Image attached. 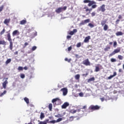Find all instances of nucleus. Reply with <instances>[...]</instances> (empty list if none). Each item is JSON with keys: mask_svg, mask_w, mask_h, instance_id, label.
<instances>
[{"mask_svg": "<svg viewBox=\"0 0 124 124\" xmlns=\"http://www.w3.org/2000/svg\"><path fill=\"white\" fill-rule=\"evenodd\" d=\"M4 32H5V29H3L2 30V31H1L0 32V35H2V34H3V33H4Z\"/></svg>", "mask_w": 124, "mask_h": 124, "instance_id": "obj_32", "label": "nucleus"}, {"mask_svg": "<svg viewBox=\"0 0 124 124\" xmlns=\"http://www.w3.org/2000/svg\"><path fill=\"white\" fill-rule=\"evenodd\" d=\"M0 45H6V42L4 40H0Z\"/></svg>", "mask_w": 124, "mask_h": 124, "instance_id": "obj_19", "label": "nucleus"}, {"mask_svg": "<svg viewBox=\"0 0 124 124\" xmlns=\"http://www.w3.org/2000/svg\"><path fill=\"white\" fill-rule=\"evenodd\" d=\"M76 112H77V110H76L75 109H71L69 111V112L71 113V114H75V113H76Z\"/></svg>", "mask_w": 124, "mask_h": 124, "instance_id": "obj_24", "label": "nucleus"}, {"mask_svg": "<svg viewBox=\"0 0 124 124\" xmlns=\"http://www.w3.org/2000/svg\"><path fill=\"white\" fill-rule=\"evenodd\" d=\"M116 75H117V73L116 72H114L113 75H111L109 77H108V79L110 80V79H112V78H113V77H115V76H116Z\"/></svg>", "mask_w": 124, "mask_h": 124, "instance_id": "obj_17", "label": "nucleus"}, {"mask_svg": "<svg viewBox=\"0 0 124 124\" xmlns=\"http://www.w3.org/2000/svg\"><path fill=\"white\" fill-rule=\"evenodd\" d=\"M109 45H113V42H110L109 43Z\"/></svg>", "mask_w": 124, "mask_h": 124, "instance_id": "obj_64", "label": "nucleus"}, {"mask_svg": "<svg viewBox=\"0 0 124 124\" xmlns=\"http://www.w3.org/2000/svg\"><path fill=\"white\" fill-rule=\"evenodd\" d=\"M3 5H2L0 7V12H1V11H2V10H3Z\"/></svg>", "mask_w": 124, "mask_h": 124, "instance_id": "obj_49", "label": "nucleus"}, {"mask_svg": "<svg viewBox=\"0 0 124 124\" xmlns=\"http://www.w3.org/2000/svg\"><path fill=\"white\" fill-rule=\"evenodd\" d=\"M11 62V59H8L5 62V64H8V63H10Z\"/></svg>", "mask_w": 124, "mask_h": 124, "instance_id": "obj_28", "label": "nucleus"}, {"mask_svg": "<svg viewBox=\"0 0 124 124\" xmlns=\"http://www.w3.org/2000/svg\"><path fill=\"white\" fill-rule=\"evenodd\" d=\"M92 81H94V78L93 77L89 78L88 80V82H92Z\"/></svg>", "mask_w": 124, "mask_h": 124, "instance_id": "obj_31", "label": "nucleus"}, {"mask_svg": "<svg viewBox=\"0 0 124 124\" xmlns=\"http://www.w3.org/2000/svg\"><path fill=\"white\" fill-rule=\"evenodd\" d=\"M110 46H108L104 48V51H108V50H110Z\"/></svg>", "mask_w": 124, "mask_h": 124, "instance_id": "obj_38", "label": "nucleus"}, {"mask_svg": "<svg viewBox=\"0 0 124 124\" xmlns=\"http://www.w3.org/2000/svg\"><path fill=\"white\" fill-rule=\"evenodd\" d=\"M69 106V103L68 102H65L62 106V109H66V107H68Z\"/></svg>", "mask_w": 124, "mask_h": 124, "instance_id": "obj_11", "label": "nucleus"}, {"mask_svg": "<svg viewBox=\"0 0 124 124\" xmlns=\"http://www.w3.org/2000/svg\"><path fill=\"white\" fill-rule=\"evenodd\" d=\"M88 74L86 73V74H84L82 75V76H85V77H87V76H88Z\"/></svg>", "mask_w": 124, "mask_h": 124, "instance_id": "obj_55", "label": "nucleus"}, {"mask_svg": "<svg viewBox=\"0 0 124 124\" xmlns=\"http://www.w3.org/2000/svg\"><path fill=\"white\" fill-rule=\"evenodd\" d=\"M83 2L84 3H88V6H89V7H91V6H92V8L89 9V7L85 5L83 8V9L85 10L86 12H89V13H91V11H92L93 9L96 8V7H97V5H95L96 2H95V1L93 0H83Z\"/></svg>", "mask_w": 124, "mask_h": 124, "instance_id": "obj_1", "label": "nucleus"}, {"mask_svg": "<svg viewBox=\"0 0 124 124\" xmlns=\"http://www.w3.org/2000/svg\"><path fill=\"white\" fill-rule=\"evenodd\" d=\"M118 58L119 60H122L124 59V57L121 55L118 56Z\"/></svg>", "mask_w": 124, "mask_h": 124, "instance_id": "obj_30", "label": "nucleus"}, {"mask_svg": "<svg viewBox=\"0 0 124 124\" xmlns=\"http://www.w3.org/2000/svg\"><path fill=\"white\" fill-rule=\"evenodd\" d=\"M52 102L53 104H56L57 105H60V104H61V103H62V101L61 100V99H60V98H56L52 99Z\"/></svg>", "mask_w": 124, "mask_h": 124, "instance_id": "obj_5", "label": "nucleus"}, {"mask_svg": "<svg viewBox=\"0 0 124 124\" xmlns=\"http://www.w3.org/2000/svg\"><path fill=\"white\" fill-rule=\"evenodd\" d=\"M24 68H23V67L22 66H19L18 68V70L21 71V70H23Z\"/></svg>", "mask_w": 124, "mask_h": 124, "instance_id": "obj_48", "label": "nucleus"}, {"mask_svg": "<svg viewBox=\"0 0 124 124\" xmlns=\"http://www.w3.org/2000/svg\"><path fill=\"white\" fill-rule=\"evenodd\" d=\"M88 26L89 27H90V28H93V27H94V25L92 23H89Z\"/></svg>", "mask_w": 124, "mask_h": 124, "instance_id": "obj_40", "label": "nucleus"}, {"mask_svg": "<svg viewBox=\"0 0 124 124\" xmlns=\"http://www.w3.org/2000/svg\"><path fill=\"white\" fill-rule=\"evenodd\" d=\"M90 39H91V36H88L85 37L84 42H85V43H88L90 41Z\"/></svg>", "mask_w": 124, "mask_h": 124, "instance_id": "obj_12", "label": "nucleus"}, {"mask_svg": "<svg viewBox=\"0 0 124 124\" xmlns=\"http://www.w3.org/2000/svg\"><path fill=\"white\" fill-rule=\"evenodd\" d=\"M83 64H84V65H86V66L91 65V62L89 61V59H86L84 60L82 62Z\"/></svg>", "mask_w": 124, "mask_h": 124, "instance_id": "obj_8", "label": "nucleus"}, {"mask_svg": "<svg viewBox=\"0 0 124 124\" xmlns=\"http://www.w3.org/2000/svg\"><path fill=\"white\" fill-rule=\"evenodd\" d=\"M72 50V46H70L68 48V51H71Z\"/></svg>", "mask_w": 124, "mask_h": 124, "instance_id": "obj_52", "label": "nucleus"}, {"mask_svg": "<svg viewBox=\"0 0 124 124\" xmlns=\"http://www.w3.org/2000/svg\"><path fill=\"white\" fill-rule=\"evenodd\" d=\"M62 118H60L56 120V123H60V122H62Z\"/></svg>", "mask_w": 124, "mask_h": 124, "instance_id": "obj_34", "label": "nucleus"}, {"mask_svg": "<svg viewBox=\"0 0 124 124\" xmlns=\"http://www.w3.org/2000/svg\"><path fill=\"white\" fill-rule=\"evenodd\" d=\"M100 70V69L99 68V67L98 66H96L95 67V70L94 71L95 72H98V71H99Z\"/></svg>", "mask_w": 124, "mask_h": 124, "instance_id": "obj_29", "label": "nucleus"}, {"mask_svg": "<svg viewBox=\"0 0 124 124\" xmlns=\"http://www.w3.org/2000/svg\"><path fill=\"white\" fill-rule=\"evenodd\" d=\"M23 69H24L25 70H28V67L25 66L23 68Z\"/></svg>", "mask_w": 124, "mask_h": 124, "instance_id": "obj_58", "label": "nucleus"}, {"mask_svg": "<svg viewBox=\"0 0 124 124\" xmlns=\"http://www.w3.org/2000/svg\"><path fill=\"white\" fill-rule=\"evenodd\" d=\"M108 25L107 24H105L104 25V31H106L108 30Z\"/></svg>", "mask_w": 124, "mask_h": 124, "instance_id": "obj_23", "label": "nucleus"}, {"mask_svg": "<svg viewBox=\"0 0 124 124\" xmlns=\"http://www.w3.org/2000/svg\"><path fill=\"white\" fill-rule=\"evenodd\" d=\"M119 72H123V70L122 69H119Z\"/></svg>", "mask_w": 124, "mask_h": 124, "instance_id": "obj_59", "label": "nucleus"}, {"mask_svg": "<svg viewBox=\"0 0 124 124\" xmlns=\"http://www.w3.org/2000/svg\"><path fill=\"white\" fill-rule=\"evenodd\" d=\"M106 23H107V20H102L101 22V25L102 27H103L104 25H106Z\"/></svg>", "mask_w": 124, "mask_h": 124, "instance_id": "obj_21", "label": "nucleus"}, {"mask_svg": "<svg viewBox=\"0 0 124 124\" xmlns=\"http://www.w3.org/2000/svg\"><path fill=\"white\" fill-rule=\"evenodd\" d=\"M27 23V20L23 19L20 22V25H25Z\"/></svg>", "mask_w": 124, "mask_h": 124, "instance_id": "obj_22", "label": "nucleus"}, {"mask_svg": "<svg viewBox=\"0 0 124 124\" xmlns=\"http://www.w3.org/2000/svg\"><path fill=\"white\" fill-rule=\"evenodd\" d=\"M110 62H117V60H116V59L111 58L110 59Z\"/></svg>", "mask_w": 124, "mask_h": 124, "instance_id": "obj_33", "label": "nucleus"}, {"mask_svg": "<svg viewBox=\"0 0 124 124\" xmlns=\"http://www.w3.org/2000/svg\"><path fill=\"white\" fill-rule=\"evenodd\" d=\"M36 48L37 47L36 46H33L31 48V50L35 51V50H36Z\"/></svg>", "mask_w": 124, "mask_h": 124, "instance_id": "obj_41", "label": "nucleus"}, {"mask_svg": "<svg viewBox=\"0 0 124 124\" xmlns=\"http://www.w3.org/2000/svg\"><path fill=\"white\" fill-rule=\"evenodd\" d=\"M48 109H49V111H52V109H53V105L52 104H49Z\"/></svg>", "mask_w": 124, "mask_h": 124, "instance_id": "obj_25", "label": "nucleus"}, {"mask_svg": "<svg viewBox=\"0 0 124 124\" xmlns=\"http://www.w3.org/2000/svg\"><path fill=\"white\" fill-rule=\"evenodd\" d=\"M75 78L76 79V80H79L80 79V75L79 74L76 75L75 76Z\"/></svg>", "mask_w": 124, "mask_h": 124, "instance_id": "obj_26", "label": "nucleus"}, {"mask_svg": "<svg viewBox=\"0 0 124 124\" xmlns=\"http://www.w3.org/2000/svg\"><path fill=\"white\" fill-rule=\"evenodd\" d=\"M74 118H76V117H74V116H71L70 117L69 120L71 122H72V121H73V120H74Z\"/></svg>", "mask_w": 124, "mask_h": 124, "instance_id": "obj_35", "label": "nucleus"}, {"mask_svg": "<svg viewBox=\"0 0 124 124\" xmlns=\"http://www.w3.org/2000/svg\"><path fill=\"white\" fill-rule=\"evenodd\" d=\"M87 108V106H84L81 109H86Z\"/></svg>", "mask_w": 124, "mask_h": 124, "instance_id": "obj_56", "label": "nucleus"}, {"mask_svg": "<svg viewBox=\"0 0 124 124\" xmlns=\"http://www.w3.org/2000/svg\"><path fill=\"white\" fill-rule=\"evenodd\" d=\"M8 41L10 42L9 48L10 50H12L13 49V42H12V39H11V35L10 33H8L7 35Z\"/></svg>", "mask_w": 124, "mask_h": 124, "instance_id": "obj_2", "label": "nucleus"}, {"mask_svg": "<svg viewBox=\"0 0 124 124\" xmlns=\"http://www.w3.org/2000/svg\"><path fill=\"white\" fill-rule=\"evenodd\" d=\"M91 15H92V17H93V16H95V13L93 12V13L91 14Z\"/></svg>", "mask_w": 124, "mask_h": 124, "instance_id": "obj_53", "label": "nucleus"}, {"mask_svg": "<svg viewBox=\"0 0 124 124\" xmlns=\"http://www.w3.org/2000/svg\"><path fill=\"white\" fill-rule=\"evenodd\" d=\"M14 55H18V51H16L14 52Z\"/></svg>", "mask_w": 124, "mask_h": 124, "instance_id": "obj_60", "label": "nucleus"}, {"mask_svg": "<svg viewBox=\"0 0 124 124\" xmlns=\"http://www.w3.org/2000/svg\"><path fill=\"white\" fill-rule=\"evenodd\" d=\"M7 93L6 91H5V90L4 91V92L0 94V96H2L3 95H4V94H5V93Z\"/></svg>", "mask_w": 124, "mask_h": 124, "instance_id": "obj_36", "label": "nucleus"}, {"mask_svg": "<svg viewBox=\"0 0 124 124\" xmlns=\"http://www.w3.org/2000/svg\"><path fill=\"white\" fill-rule=\"evenodd\" d=\"M66 38L67 39H70V38H71V36H70V35H67V37H66Z\"/></svg>", "mask_w": 124, "mask_h": 124, "instance_id": "obj_54", "label": "nucleus"}, {"mask_svg": "<svg viewBox=\"0 0 124 124\" xmlns=\"http://www.w3.org/2000/svg\"><path fill=\"white\" fill-rule=\"evenodd\" d=\"M114 55H115V53H114V51H113L112 53H110V54H109V57H112V56H114Z\"/></svg>", "mask_w": 124, "mask_h": 124, "instance_id": "obj_51", "label": "nucleus"}, {"mask_svg": "<svg viewBox=\"0 0 124 124\" xmlns=\"http://www.w3.org/2000/svg\"><path fill=\"white\" fill-rule=\"evenodd\" d=\"M24 100L27 103V104H30V99L27 97H24Z\"/></svg>", "mask_w": 124, "mask_h": 124, "instance_id": "obj_18", "label": "nucleus"}, {"mask_svg": "<svg viewBox=\"0 0 124 124\" xmlns=\"http://www.w3.org/2000/svg\"><path fill=\"white\" fill-rule=\"evenodd\" d=\"M120 52H121V47H118L113 51L115 54H117V53H120Z\"/></svg>", "mask_w": 124, "mask_h": 124, "instance_id": "obj_15", "label": "nucleus"}, {"mask_svg": "<svg viewBox=\"0 0 124 124\" xmlns=\"http://www.w3.org/2000/svg\"><path fill=\"white\" fill-rule=\"evenodd\" d=\"M10 18L9 19H5L3 22V23L5 24V25H6V26H8V24L10 23Z\"/></svg>", "mask_w": 124, "mask_h": 124, "instance_id": "obj_14", "label": "nucleus"}, {"mask_svg": "<svg viewBox=\"0 0 124 124\" xmlns=\"http://www.w3.org/2000/svg\"><path fill=\"white\" fill-rule=\"evenodd\" d=\"M57 123V121L56 120H52L50 121V124H56Z\"/></svg>", "mask_w": 124, "mask_h": 124, "instance_id": "obj_47", "label": "nucleus"}, {"mask_svg": "<svg viewBox=\"0 0 124 124\" xmlns=\"http://www.w3.org/2000/svg\"><path fill=\"white\" fill-rule=\"evenodd\" d=\"M44 118H45V115H44V113H43V112H41V115H40L41 120H42L43 119H44Z\"/></svg>", "mask_w": 124, "mask_h": 124, "instance_id": "obj_27", "label": "nucleus"}, {"mask_svg": "<svg viewBox=\"0 0 124 124\" xmlns=\"http://www.w3.org/2000/svg\"><path fill=\"white\" fill-rule=\"evenodd\" d=\"M99 10V11H101L102 12H105V10H106V9H105V4L102 5L100 7Z\"/></svg>", "mask_w": 124, "mask_h": 124, "instance_id": "obj_9", "label": "nucleus"}, {"mask_svg": "<svg viewBox=\"0 0 124 124\" xmlns=\"http://www.w3.org/2000/svg\"><path fill=\"white\" fill-rule=\"evenodd\" d=\"M117 42L115 41L113 43V47H114V48H116V47H117Z\"/></svg>", "mask_w": 124, "mask_h": 124, "instance_id": "obj_43", "label": "nucleus"}, {"mask_svg": "<svg viewBox=\"0 0 124 124\" xmlns=\"http://www.w3.org/2000/svg\"><path fill=\"white\" fill-rule=\"evenodd\" d=\"M28 45H29V43H28L27 42H25L24 44V46H23V48H26V47H27Z\"/></svg>", "mask_w": 124, "mask_h": 124, "instance_id": "obj_45", "label": "nucleus"}, {"mask_svg": "<svg viewBox=\"0 0 124 124\" xmlns=\"http://www.w3.org/2000/svg\"><path fill=\"white\" fill-rule=\"evenodd\" d=\"M67 6H64L63 8L59 7L56 9L55 12H56V13H61V12H62V11H65V10L67 9Z\"/></svg>", "mask_w": 124, "mask_h": 124, "instance_id": "obj_4", "label": "nucleus"}, {"mask_svg": "<svg viewBox=\"0 0 124 124\" xmlns=\"http://www.w3.org/2000/svg\"><path fill=\"white\" fill-rule=\"evenodd\" d=\"M77 48H80L81 47V42H79L77 44Z\"/></svg>", "mask_w": 124, "mask_h": 124, "instance_id": "obj_39", "label": "nucleus"}, {"mask_svg": "<svg viewBox=\"0 0 124 124\" xmlns=\"http://www.w3.org/2000/svg\"><path fill=\"white\" fill-rule=\"evenodd\" d=\"M4 80H5V81H4L3 83H2V86L4 89H6V85L8 84V81H7V80H8V78H3V81H4Z\"/></svg>", "mask_w": 124, "mask_h": 124, "instance_id": "obj_7", "label": "nucleus"}, {"mask_svg": "<svg viewBox=\"0 0 124 124\" xmlns=\"http://www.w3.org/2000/svg\"><path fill=\"white\" fill-rule=\"evenodd\" d=\"M91 22V19H87L81 21V22L79 23L80 26H84V25H86V24H88V23H90Z\"/></svg>", "mask_w": 124, "mask_h": 124, "instance_id": "obj_6", "label": "nucleus"}, {"mask_svg": "<svg viewBox=\"0 0 124 124\" xmlns=\"http://www.w3.org/2000/svg\"><path fill=\"white\" fill-rule=\"evenodd\" d=\"M118 19H123V16H122L121 15H119L118 16Z\"/></svg>", "mask_w": 124, "mask_h": 124, "instance_id": "obj_57", "label": "nucleus"}, {"mask_svg": "<svg viewBox=\"0 0 124 124\" xmlns=\"http://www.w3.org/2000/svg\"><path fill=\"white\" fill-rule=\"evenodd\" d=\"M20 32L18 30H15L13 32V36H15V35H19Z\"/></svg>", "mask_w": 124, "mask_h": 124, "instance_id": "obj_13", "label": "nucleus"}, {"mask_svg": "<svg viewBox=\"0 0 124 124\" xmlns=\"http://www.w3.org/2000/svg\"><path fill=\"white\" fill-rule=\"evenodd\" d=\"M100 99L102 101H104V98H101Z\"/></svg>", "mask_w": 124, "mask_h": 124, "instance_id": "obj_62", "label": "nucleus"}, {"mask_svg": "<svg viewBox=\"0 0 124 124\" xmlns=\"http://www.w3.org/2000/svg\"><path fill=\"white\" fill-rule=\"evenodd\" d=\"M48 122H49V120L47 119L46 121H44L43 122V124H47V123H48Z\"/></svg>", "mask_w": 124, "mask_h": 124, "instance_id": "obj_42", "label": "nucleus"}, {"mask_svg": "<svg viewBox=\"0 0 124 124\" xmlns=\"http://www.w3.org/2000/svg\"><path fill=\"white\" fill-rule=\"evenodd\" d=\"M38 124H43V122L40 121Z\"/></svg>", "mask_w": 124, "mask_h": 124, "instance_id": "obj_61", "label": "nucleus"}, {"mask_svg": "<svg viewBox=\"0 0 124 124\" xmlns=\"http://www.w3.org/2000/svg\"><path fill=\"white\" fill-rule=\"evenodd\" d=\"M77 32V29H74L73 30V31H71L70 32H69V34L70 35H73L74 34V33Z\"/></svg>", "mask_w": 124, "mask_h": 124, "instance_id": "obj_16", "label": "nucleus"}, {"mask_svg": "<svg viewBox=\"0 0 124 124\" xmlns=\"http://www.w3.org/2000/svg\"><path fill=\"white\" fill-rule=\"evenodd\" d=\"M64 60L65 62H71V59H68L67 58H65Z\"/></svg>", "mask_w": 124, "mask_h": 124, "instance_id": "obj_37", "label": "nucleus"}, {"mask_svg": "<svg viewBox=\"0 0 124 124\" xmlns=\"http://www.w3.org/2000/svg\"><path fill=\"white\" fill-rule=\"evenodd\" d=\"M77 112H80L81 111V109H78L76 110Z\"/></svg>", "mask_w": 124, "mask_h": 124, "instance_id": "obj_63", "label": "nucleus"}, {"mask_svg": "<svg viewBox=\"0 0 124 124\" xmlns=\"http://www.w3.org/2000/svg\"><path fill=\"white\" fill-rule=\"evenodd\" d=\"M20 78H22V79H24V78H25V74H21L20 75Z\"/></svg>", "mask_w": 124, "mask_h": 124, "instance_id": "obj_46", "label": "nucleus"}, {"mask_svg": "<svg viewBox=\"0 0 124 124\" xmlns=\"http://www.w3.org/2000/svg\"><path fill=\"white\" fill-rule=\"evenodd\" d=\"M120 19H117L115 21V24L116 25H118V24H119V22H120Z\"/></svg>", "mask_w": 124, "mask_h": 124, "instance_id": "obj_50", "label": "nucleus"}, {"mask_svg": "<svg viewBox=\"0 0 124 124\" xmlns=\"http://www.w3.org/2000/svg\"><path fill=\"white\" fill-rule=\"evenodd\" d=\"M89 110H92V112L93 111H95V110H99L100 109V107L98 105L94 106V105H91L89 108Z\"/></svg>", "mask_w": 124, "mask_h": 124, "instance_id": "obj_3", "label": "nucleus"}, {"mask_svg": "<svg viewBox=\"0 0 124 124\" xmlns=\"http://www.w3.org/2000/svg\"><path fill=\"white\" fill-rule=\"evenodd\" d=\"M61 92H63V95H66L67 94V88H63L61 90Z\"/></svg>", "mask_w": 124, "mask_h": 124, "instance_id": "obj_10", "label": "nucleus"}, {"mask_svg": "<svg viewBox=\"0 0 124 124\" xmlns=\"http://www.w3.org/2000/svg\"><path fill=\"white\" fill-rule=\"evenodd\" d=\"M79 95L81 97H83V96H84V93H83L81 92V93H79Z\"/></svg>", "mask_w": 124, "mask_h": 124, "instance_id": "obj_44", "label": "nucleus"}, {"mask_svg": "<svg viewBox=\"0 0 124 124\" xmlns=\"http://www.w3.org/2000/svg\"><path fill=\"white\" fill-rule=\"evenodd\" d=\"M123 34H124V33H123V32L122 31H118L116 33V35H117V36H119L120 35H123Z\"/></svg>", "mask_w": 124, "mask_h": 124, "instance_id": "obj_20", "label": "nucleus"}]
</instances>
